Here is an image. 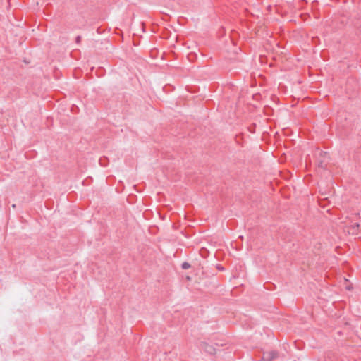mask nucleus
Here are the masks:
<instances>
[{
	"label": "nucleus",
	"instance_id": "nucleus-1",
	"mask_svg": "<svg viewBox=\"0 0 361 361\" xmlns=\"http://www.w3.org/2000/svg\"><path fill=\"white\" fill-rule=\"evenodd\" d=\"M329 161V154L326 152L319 151L318 152L317 164L319 168L325 169Z\"/></svg>",
	"mask_w": 361,
	"mask_h": 361
},
{
	"label": "nucleus",
	"instance_id": "nucleus-2",
	"mask_svg": "<svg viewBox=\"0 0 361 361\" xmlns=\"http://www.w3.org/2000/svg\"><path fill=\"white\" fill-rule=\"evenodd\" d=\"M279 357V353L276 350H271L263 353L262 361H272Z\"/></svg>",
	"mask_w": 361,
	"mask_h": 361
},
{
	"label": "nucleus",
	"instance_id": "nucleus-3",
	"mask_svg": "<svg viewBox=\"0 0 361 361\" xmlns=\"http://www.w3.org/2000/svg\"><path fill=\"white\" fill-rule=\"evenodd\" d=\"M200 347L202 350H204L206 353L210 354V355H215L216 354V349L215 348L209 345L207 342H202L200 343Z\"/></svg>",
	"mask_w": 361,
	"mask_h": 361
},
{
	"label": "nucleus",
	"instance_id": "nucleus-4",
	"mask_svg": "<svg viewBox=\"0 0 361 361\" xmlns=\"http://www.w3.org/2000/svg\"><path fill=\"white\" fill-rule=\"evenodd\" d=\"M360 224L358 223H355L350 226L348 230V233L355 235L357 233L359 230Z\"/></svg>",
	"mask_w": 361,
	"mask_h": 361
},
{
	"label": "nucleus",
	"instance_id": "nucleus-5",
	"mask_svg": "<svg viewBox=\"0 0 361 361\" xmlns=\"http://www.w3.org/2000/svg\"><path fill=\"white\" fill-rule=\"evenodd\" d=\"M190 267H191L190 264L188 263V262H184L181 264V268L183 269H188L190 268Z\"/></svg>",
	"mask_w": 361,
	"mask_h": 361
},
{
	"label": "nucleus",
	"instance_id": "nucleus-6",
	"mask_svg": "<svg viewBox=\"0 0 361 361\" xmlns=\"http://www.w3.org/2000/svg\"><path fill=\"white\" fill-rule=\"evenodd\" d=\"M80 42H81V37L78 35L75 37V43L80 44Z\"/></svg>",
	"mask_w": 361,
	"mask_h": 361
},
{
	"label": "nucleus",
	"instance_id": "nucleus-7",
	"mask_svg": "<svg viewBox=\"0 0 361 361\" xmlns=\"http://www.w3.org/2000/svg\"><path fill=\"white\" fill-rule=\"evenodd\" d=\"M216 268H217L219 270H220V271H223V270H224V268L221 265H220V264H218V265H217V267H216Z\"/></svg>",
	"mask_w": 361,
	"mask_h": 361
},
{
	"label": "nucleus",
	"instance_id": "nucleus-8",
	"mask_svg": "<svg viewBox=\"0 0 361 361\" xmlns=\"http://www.w3.org/2000/svg\"><path fill=\"white\" fill-rule=\"evenodd\" d=\"M46 208H47V209H49V200H47V206H46Z\"/></svg>",
	"mask_w": 361,
	"mask_h": 361
},
{
	"label": "nucleus",
	"instance_id": "nucleus-9",
	"mask_svg": "<svg viewBox=\"0 0 361 361\" xmlns=\"http://www.w3.org/2000/svg\"><path fill=\"white\" fill-rule=\"evenodd\" d=\"M155 51V49L151 50V54H153V52Z\"/></svg>",
	"mask_w": 361,
	"mask_h": 361
},
{
	"label": "nucleus",
	"instance_id": "nucleus-10",
	"mask_svg": "<svg viewBox=\"0 0 361 361\" xmlns=\"http://www.w3.org/2000/svg\"><path fill=\"white\" fill-rule=\"evenodd\" d=\"M238 51H241L240 47H238Z\"/></svg>",
	"mask_w": 361,
	"mask_h": 361
},
{
	"label": "nucleus",
	"instance_id": "nucleus-11",
	"mask_svg": "<svg viewBox=\"0 0 361 361\" xmlns=\"http://www.w3.org/2000/svg\"><path fill=\"white\" fill-rule=\"evenodd\" d=\"M190 55H191V54H189V55H188L189 60H191Z\"/></svg>",
	"mask_w": 361,
	"mask_h": 361
},
{
	"label": "nucleus",
	"instance_id": "nucleus-12",
	"mask_svg": "<svg viewBox=\"0 0 361 361\" xmlns=\"http://www.w3.org/2000/svg\"><path fill=\"white\" fill-rule=\"evenodd\" d=\"M190 55H191V54H189V55H188L189 60H191Z\"/></svg>",
	"mask_w": 361,
	"mask_h": 361
},
{
	"label": "nucleus",
	"instance_id": "nucleus-13",
	"mask_svg": "<svg viewBox=\"0 0 361 361\" xmlns=\"http://www.w3.org/2000/svg\"><path fill=\"white\" fill-rule=\"evenodd\" d=\"M312 40H313V42H314V43H316V42H314V37H312Z\"/></svg>",
	"mask_w": 361,
	"mask_h": 361
}]
</instances>
